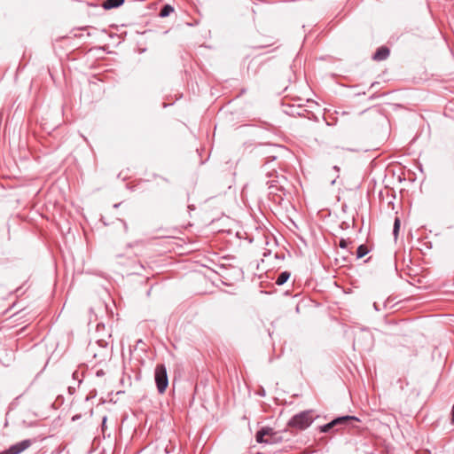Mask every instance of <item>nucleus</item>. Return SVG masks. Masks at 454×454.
<instances>
[{
  "instance_id": "nucleus-2",
  "label": "nucleus",
  "mask_w": 454,
  "mask_h": 454,
  "mask_svg": "<svg viewBox=\"0 0 454 454\" xmlns=\"http://www.w3.org/2000/svg\"><path fill=\"white\" fill-rule=\"evenodd\" d=\"M154 380L157 390L160 394H163L168 386V378L167 368L164 364H157L154 371Z\"/></svg>"
},
{
  "instance_id": "nucleus-16",
  "label": "nucleus",
  "mask_w": 454,
  "mask_h": 454,
  "mask_svg": "<svg viewBox=\"0 0 454 454\" xmlns=\"http://www.w3.org/2000/svg\"><path fill=\"white\" fill-rule=\"evenodd\" d=\"M373 307H374V309H375L376 310H379V309H378V307H377L376 302H374Z\"/></svg>"
},
{
  "instance_id": "nucleus-7",
  "label": "nucleus",
  "mask_w": 454,
  "mask_h": 454,
  "mask_svg": "<svg viewBox=\"0 0 454 454\" xmlns=\"http://www.w3.org/2000/svg\"><path fill=\"white\" fill-rule=\"evenodd\" d=\"M124 0H106L103 4L105 9H112L119 7L123 4Z\"/></svg>"
},
{
  "instance_id": "nucleus-11",
  "label": "nucleus",
  "mask_w": 454,
  "mask_h": 454,
  "mask_svg": "<svg viewBox=\"0 0 454 454\" xmlns=\"http://www.w3.org/2000/svg\"><path fill=\"white\" fill-rule=\"evenodd\" d=\"M400 219L398 217H395V223H394V228H393V235L395 239H397L399 229H400Z\"/></svg>"
},
{
  "instance_id": "nucleus-9",
  "label": "nucleus",
  "mask_w": 454,
  "mask_h": 454,
  "mask_svg": "<svg viewBox=\"0 0 454 454\" xmlns=\"http://www.w3.org/2000/svg\"><path fill=\"white\" fill-rule=\"evenodd\" d=\"M173 12H174V8L170 4H165L160 11V17H161V18L168 17Z\"/></svg>"
},
{
  "instance_id": "nucleus-8",
  "label": "nucleus",
  "mask_w": 454,
  "mask_h": 454,
  "mask_svg": "<svg viewBox=\"0 0 454 454\" xmlns=\"http://www.w3.org/2000/svg\"><path fill=\"white\" fill-rule=\"evenodd\" d=\"M289 278L290 273L288 271H283L278 275V278L276 279V284L278 286H282L288 280Z\"/></svg>"
},
{
  "instance_id": "nucleus-3",
  "label": "nucleus",
  "mask_w": 454,
  "mask_h": 454,
  "mask_svg": "<svg viewBox=\"0 0 454 454\" xmlns=\"http://www.w3.org/2000/svg\"><path fill=\"white\" fill-rule=\"evenodd\" d=\"M359 421V419L355 417V416H343V417H339L333 420H332L330 423L323 426L321 427V431L324 432V433H326L328 431H330V429H332L333 427H336V426H348V425H352L353 422H357Z\"/></svg>"
},
{
  "instance_id": "nucleus-5",
  "label": "nucleus",
  "mask_w": 454,
  "mask_h": 454,
  "mask_svg": "<svg viewBox=\"0 0 454 454\" xmlns=\"http://www.w3.org/2000/svg\"><path fill=\"white\" fill-rule=\"evenodd\" d=\"M389 55V50L387 47L379 48L375 53L373 54V59L377 61H381L386 59Z\"/></svg>"
},
{
  "instance_id": "nucleus-15",
  "label": "nucleus",
  "mask_w": 454,
  "mask_h": 454,
  "mask_svg": "<svg viewBox=\"0 0 454 454\" xmlns=\"http://www.w3.org/2000/svg\"><path fill=\"white\" fill-rule=\"evenodd\" d=\"M333 168L338 172L340 171V168L338 166H334Z\"/></svg>"
},
{
  "instance_id": "nucleus-14",
  "label": "nucleus",
  "mask_w": 454,
  "mask_h": 454,
  "mask_svg": "<svg viewBox=\"0 0 454 454\" xmlns=\"http://www.w3.org/2000/svg\"><path fill=\"white\" fill-rule=\"evenodd\" d=\"M106 422V417H104V418H103V421H102V427H105Z\"/></svg>"
},
{
  "instance_id": "nucleus-12",
  "label": "nucleus",
  "mask_w": 454,
  "mask_h": 454,
  "mask_svg": "<svg viewBox=\"0 0 454 454\" xmlns=\"http://www.w3.org/2000/svg\"><path fill=\"white\" fill-rule=\"evenodd\" d=\"M97 344H98V346H100L103 348H106V347H107V342L105 341L104 340H98Z\"/></svg>"
},
{
  "instance_id": "nucleus-6",
  "label": "nucleus",
  "mask_w": 454,
  "mask_h": 454,
  "mask_svg": "<svg viewBox=\"0 0 454 454\" xmlns=\"http://www.w3.org/2000/svg\"><path fill=\"white\" fill-rule=\"evenodd\" d=\"M271 429L269 427H263L261 430H259L255 434V440L257 442H269L268 440L264 439L265 435H269L270 434Z\"/></svg>"
},
{
  "instance_id": "nucleus-10",
  "label": "nucleus",
  "mask_w": 454,
  "mask_h": 454,
  "mask_svg": "<svg viewBox=\"0 0 454 454\" xmlns=\"http://www.w3.org/2000/svg\"><path fill=\"white\" fill-rule=\"evenodd\" d=\"M369 250L366 246L360 245L356 250V257L362 258L368 254Z\"/></svg>"
},
{
  "instance_id": "nucleus-4",
  "label": "nucleus",
  "mask_w": 454,
  "mask_h": 454,
  "mask_svg": "<svg viewBox=\"0 0 454 454\" xmlns=\"http://www.w3.org/2000/svg\"><path fill=\"white\" fill-rule=\"evenodd\" d=\"M33 442L29 439L23 440L12 445L9 449L0 452V454H20L24 450H27Z\"/></svg>"
},
{
  "instance_id": "nucleus-13",
  "label": "nucleus",
  "mask_w": 454,
  "mask_h": 454,
  "mask_svg": "<svg viewBox=\"0 0 454 454\" xmlns=\"http://www.w3.org/2000/svg\"><path fill=\"white\" fill-rule=\"evenodd\" d=\"M348 241H347L346 239H340V247L341 248H346L348 247Z\"/></svg>"
},
{
  "instance_id": "nucleus-1",
  "label": "nucleus",
  "mask_w": 454,
  "mask_h": 454,
  "mask_svg": "<svg viewBox=\"0 0 454 454\" xmlns=\"http://www.w3.org/2000/svg\"><path fill=\"white\" fill-rule=\"evenodd\" d=\"M313 420V411L311 410L304 411L292 417L288 426L299 430H304L312 424Z\"/></svg>"
}]
</instances>
